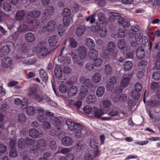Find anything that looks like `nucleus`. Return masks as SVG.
Instances as JSON below:
<instances>
[{
	"mask_svg": "<svg viewBox=\"0 0 160 160\" xmlns=\"http://www.w3.org/2000/svg\"><path fill=\"white\" fill-rule=\"evenodd\" d=\"M90 84V79L81 77V100L86 96L88 91V85Z\"/></svg>",
	"mask_w": 160,
	"mask_h": 160,
	"instance_id": "nucleus-1",
	"label": "nucleus"
},
{
	"mask_svg": "<svg viewBox=\"0 0 160 160\" xmlns=\"http://www.w3.org/2000/svg\"><path fill=\"white\" fill-rule=\"evenodd\" d=\"M66 122L68 128L71 131H73L75 127H76V129L75 131V136L78 138H80V124L79 123L75 122L74 121L70 119L66 120Z\"/></svg>",
	"mask_w": 160,
	"mask_h": 160,
	"instance_id": "nucleus-2",
	"label": "nucleus"
},
{
	"mask_svg": "<svg viewBox=\"0 0 160 160\" xmlns=\"http://www.w3.org/2000/svg\"><path fill=\"white\" fill-rule=\"evenodd\" d=\"M37 92V89L36 87H31L28 89V95L34 99L37 100L38 102H40L44 99V98L42 95L38 93Z\"/></svg>",
	"mask_w": 160,
	"mask_h": 160,
	"instance_id": "nucleus-3",
	"label": "nucleus"
},
{
	"mask_svg": "<svg viewBox=\"0 0 160 160\" xmlns=\"http://www.w3.org/2000/svg\"><path fill=\"white\" fill-rule=\"evenodd\" d=\"M42 43L41 42L38 43L37 46L38 49L37 52L38 56L42 58L46 57L51 53V51L49 50L46 47L42 46Z\"/></svg>",
	"mask_w": 160,
	"mask_h": 160,
	"instance_id": "nucleus-4",
	"label": "nucleus"
},
{
	"mask_svg": "<svg viewBox=\"0 0 160 160\" xmlns=\"http://www.w3.org/2000/svg\"><path fill=\"white\" fill-rule=\"evenodd\" d=\"M139 27L138 25L132 26L131 29L128 32L129 37L134 38L136 41H138L140 38V34L137 32L139 31Z\"/></svg>",
	"mask_w": 160,
	"mask_h": 160,
	"instance_id": "nucleus-5",
	"label": "nucleus"
},
{
	"mask_svg": "<svg viewBox=\"0 0 160 160\" xmlns=\"http://www.w3.org/2000/svg\"><path fill=\"white\" fill-rule=\"evenodd\" d=\"M47 143L45 140L43 139H39L36 143V146H32L31 150L32 151L38 150L40 151H44L47 147Z\"/></svg>",
	"mask_w": 160,
	"mask_h": 160,
	"instance_id": "nucleus-6",
	"label": "nucleus"
},
{
	"mask_svg": "<svg viewBox=\"0 0 160 160\" xmlns=\"http://www.w3.org/2000/svg\"><path fill=\"white\" fill-rule=\"evenodd\" d=\"M50 122L56 127H60L62 125V122L60 118L54 116L50 118Z\"/></svg>",
	"mask_w": 160,
	"mask_h": 160,
	"instance_id": "nucleus-7",
	"label": "nucleus"
},
{
	"mask_svg": "<svg viewBox=\"0 0 160 160\" xmlns=\"http://www.w3.org/2000/svg\"><path fill=\"white\" fill-rule=\"evenodd\" d=\"M61 142L64 146H69L72 143L73 140L69 136H64L62 138Z\"/></svg>",
	"mask_w": 160,
	"mask_h": 160,
	"instance_id": "nucleus-8",
	"label": "nucleus"
},
{
	"mask_svg": "<svg viewBox=\"0 0 160 160\" xmlns=\"http://www.w3.org/2000/svg\"><path fill=\"white\" fill-rule=\"evenodd\" d=\"M117 21L118 23L119 24L122 25L124 28L128 27L130 25L129 21L124 18L119 17L118 18Z\"/></svg>",
	"mask_w": 160,
	"mask_h": 160,
	"instance_id": "nucleus-9",
	"label": "nucleus"
},
{
	"mask_svg": "<svg viewBox=\"0 0 160 160\" xmlns=\"http://www.w3.org/2000/svg\"><path fill=\"white\" fill-rule=\"evenodd\" d=\"M12 63L11 58L6 57L2 59L1 64L3 67L6 68L10 67Z\"/></svg>",
	"mask_w": 160,
	"mask_h": 160,
	"instance_id": "nucleus-10",
	"label": "nucleus"
},
{
	"mask_svg": "<svg viewBox=\"0 0 160 160\" xmlns=\"http://www.w3.org/2000/svg\"><path fill=\"white\" fill-rule=\"evenodd\" d=\"M59 38L58 36L54 35L50 36L48 40V42L51 46H54L56 45L58 42Z\"/></svg>",
	"mask_w": 160,
	"mask_h": 160,
	"instance_id": "nucleus-11",
	"label": "nucleus"
},
{
	"mask_svg": "<svg viewBox=\"0 0 160 160\" xmlns=\"http://www.w3.org/2000/svg\"><path fill=\"white\" fill-rule=\"evenodd\" d=\"M116 81L117 78L116 77H113L110 78L109 79V82L107 83V88L109 90H112L114 88L113 85L116 82Z\"/></svg>",
	"mask_w": 160,
	"mask_h": 160,
	"instance_id": "nucleus-12",
	"label": "nucleus"
},
{
	"mask_svg": "<svg viewBox=\"0 0 160 160\" xmlns=\"http://www.w3.org/2000/svg\"><path fill=\"white\" fill-rule=\"evenodd\" d=\"M93 109L92 113L95 118H98L104 113L103 110L101 109H98L96 107H94Z\"/></svg>",
	"mask_w": 160,
	"mask_h": 160,
	"instance_id": "nucleus-13",
	"label": "nucleus"
},
{
	"mask_svg": "<svg viewBox=\"0 0 160 160\" xmlns=\"http://www.w3.org/2000/svg\"><path fill=\"white\" fill-rule=\"evenodd\" d=\"M54 76L57 78H61L62 75V69L59 65H57L54 70Z\"/></svg>",
	"mask_w": 160,
	"mask_h": 160,
	"instance_id": "nucleus-14",
	"label": "nucleus"
},
{
	"mask_svg": "<svg viewBox=\"0 0 160 160\" xmlns=\"http://www.w3.org/2000/svg\"><path fill=\"white\" fill-rule=\"evenodd\" d=\"M25 38L29 42H33L35 41L36 37L35 35L31 32H28L25 34Z\"/></svg>",
	"mask_w": 160,
	"mask_h": 160,
	"instance_id": "nucleus-15",
	"label": "nucleus"
},
{
	"mask_svg": "<svg viewBox=\"0 0 160 160\" xmlns=\"http://www.w3.org/2000/svg\"><path fill=\"white\" fill-rule=\"evenodd\" d=\"M145 52L142 47L138 48L136 52L137 57L139 59H141L145 56Z\"/></svg>",
	"mask_w": 160,
	"mask_h": 160,
	"instance_id": "nucleus-16",
	"label": "nucleus"
},
{
	"mask_svg": "<svg viewBox=\"0 0 160 160\" xmlns=\"http://www.w3.org/2000/svg\"><path fill=\"white\" fill-rule=\"evenodd\" d=\"M57 25L55 22L54 21H51L48 22L47 23V27L48 28V32H51L55 28Z\"/></svg>",
	"mask_w": 160,
	"mask_h": 160,
	"instance_id": "nucleus-17",
	"label": "nucleus"
},
{
	"mask_svg": "<svg viewBox=\"0 0 160 160\" xmlns=\"http://www.w3.org/2000/svg\"><path fill=\"white\" fill-rule=\"evenodd\" d=\"M88 56L90 59L93 60L96 59L98 56V51L95 49L92 48L89 52Z\"/></svg>",
	"mask_w": 160,
	"mask_h": 160,
	"instance_id": "nucleus-18",
	"label": "nucleus"
},
{
	"mask_svg": "<svg viewBox=\"0 0 160 160\" xmlns=\"http://www.w3.org/2000/svg\"><path fill=\"white\" fill-rule=\"evenodd\" d=\"M39 73L41 79L43 82H46L48 79V76L46 72L43 69H40Z\"/></svg>",
	"mask_w": 160,
	"mask_h": 160,
	"instance_id": "nucleus-19",
	"label": "nucleus"
},
{
	"mask_svg": "<svg viewBox=\"0 0 160 160\" xmlns=\"http://www.w3.org/2000/svg\"><path fill=\"white\" fill-rule=\"evenodd\" d=\"M77 88L75 86H72L70 87L67 90L68 95L69 96H72L75 95L77 92Z\"/></svg>",
	"mask_w": 160,
	"mask_h": 160,
	"instance_id": "nucleus-20",
	"label": "nucleus"
},
{
	"mask_svg": "<svg viewBox=\"0 0 160 160\" xmlns=\"http://www.w3.org/2000/svg\"><path fill=\"white\" fill-rule=\"evenodd\" d=\"M10 48L8 46H4L0 50V56L3 57L6 55L9 52Z\"/></svg>",
	"mask_w": 160,
	"mask_h": 160,
	"instance_id": "nucleus-21",
	"label": "nucleus"
},
{
	"mask_svg": "<svg viewBox=\"0 0 160 160\" xmlns=\"http://www.w3.org/2000/svg\"><path fill=\"white\" fill-rule=\"evenodd\" d=\"M30 136L33 138H38L39 135V131L36 129L31 128L29 132Z\"/></svg>",
	"mask_w": 160,
	"mask_h": 160,
	"instance_id": "nucleus-22",
	"label": "nucleus"
},
{
	"mask_svg": "<svg viewBox=\"0 0 160 160\" xmlns=\"http://www.w3.org/2000/svg\"><path fill=\"white\" fill-rule=\"evenodd\" d=\"M58 32L59 34L61 36H63L66 33V27L62 25H59L58 27Z\"/></svg>",
	"mask_w": 160,
	"mask_h": 160,
	"instance_id": "nucleus-23",
	"label": "nucleus"
},
{
	"mask_svg": "<svg viewBox=\"0 0 160 160\" xmlns=\"http://www.w3.org/2000/svg\"><path fill=\"white\" fill-rule=\"evenodd\" d=\"M25 139V144L28 147L30 146L31 149L32 146H35V140L29 138H26Z\"/></svg>",
	"mask_w": 160,
	"mask_h": 160,
	"instance_id": "nucleus-24",
	"label": "nucleus"
},
{
	"mask_svg": "<svg viewBox=\"0 0 160 160\" xmlns=\"http://www.w3.org/2000/svg\"><path fill=\"white\" fill-rule=\"evenodd\" d=\"M85 43L87 46L89 48H93L95 47V43L93 40L90 38H86Z\"/></svg>",
	"mask_w": 160,
	"mask_h": 160,
	"instance_id": "nucleus-25",
	"label": "nucleus"
},
{
	"mask_svg": "<svg viewBox=\"0 0 160 160\" xmlns=\"http://www.w3.org/2000/svg\"><path fill=\"white\" fill-rule=\"evenodd\" d=\"M25 12L22 10L18 11L16 14V18L17 20L18 21L22 20L25 17Z\"/></svg>",
	"mask_w": 160,
	"mask_h": 160,
	"instance_id": "nucleus-26",
	"label": "nucleus"
},
{
	"mask_svg": "<svg viewBox=\"0 0 160 160\" xmlns=\"http://www.w3.org/2000/svg\"><path fill=\"white\" fill-rule=\"evenodd\" d=\"M159 104V102L158 101L156 100L151 99L148 102L147 106H150L152 108L156 107Z\"/></svg>",
	"mask_w": 160,
	"mask_h": 160,
	"instance_id": "nucleus-27",
	"label": "nucleus"
},
{
	"mask_svg": "<svg viewBox=\"0 0 160 160\" xmlns=\"http://www.w3.org/2000/svg\"><path fill=\"white\" fill-rule=\"evenodd\" d=\"M107 31L106 28L105 27L102 26L99 28L98 33L101 37L104 38L106 35Z\"/></svg>",
	"mask_w": 160,
	"mask_h": 160,
	"instance_id": "nucleus-28",
	"label": "nucleus"
},
{
	"mask_svg": "<svg viewBox=\"0 0 160 160\" xmlns=\"http://www.w3.org/2000/svg\"><path fill=\"white\" fill-rule=\"evenodd\" d=\"M41 15V12L38 10H35L29 13L28 15L32 18H37L39 17Z\"/></svg>",
	"mask_w": 160,
	"mask_h": 160,
	"instance_id": "nucleus-29",
	"label": "nucleus"
},
{
	"mask_svg": "<svg viewBox=\"0 0 160 160\" xmlns=\"http://www.w3.org/2000/svg\"><path fill=\"white\" fill-rule=\"evenodd\" d=\"M63 22L64 26L68 27L70 24L73 22L72 18V17L63 18Z\"/></svg>",
	"mask_w": 160,
	"mask_h": 160,
	"instance_id": "nucleus-30",
	"label": "nucleus"
},
{
	"mask_svg": "<svg viewBox=\"0 0 160 160\" xmlns=\"http://www.w3.org/2000/svg\"><path fill=\"white\" fill-rule=\"evenodd\" d=\"M61 130L60 127H56L52 129L50 133L52 136H58L61 134Z\"/></svg>",
	"mask_w": 160,
	"mask_h": 160,
	"instance_id": "nucleus-31",
	"label": "nucleus"
},
{
	"mask_svg": "<svg viewBox=\"0 0 160 160\" xmlns=\"http://www.w3.org/2000/svg\"><path fill=\"white\" fill-rule=\"evenodd\" d=\"M71 14V10L68 8H65L62 12V15L64 18L72 17Z\"/></svg>",
	"mask_w": 160,
	"mask_h": 160,
	"instance_id": "nucleus-32",
	"label": "nucleus"
},
{
	"mask_svg": "<svg viewBox=\"0 0 160 160\" xmlns=\"http://www.w3.org/2000/svg\"><path fill=\"white\" fill-rule=\"evenodd\" d=\"M130 79L128 77H124L122 80L121 83L122 87L124 88L127 87L129 84Z\"/></svg>",
	"mask_w": 160,
	"mask_h": 160,
	"instance_id": "nucleus-33",
	"label": "nucleus"
},
{
	"mask_svg": "<svg viewBox=\"0 0 160 160\" xmlns=\"http://www.w3.org/2000/svg\"><path fill=\"white\" fill-rule=\"evenodd\" d=\"M105 91V88L103 86H99L96 91V94L98 97H101L103 95Z\"/></svg>",
	"mask_w": 160,
	"mask_h": 160,
	"instance_id": "nucleus-34",
	"label": "nucleus"
},
{
	"mask_svg": "<svg viewBox=\"0 0 160 160\" xmlns=\"http://www.w3.org/2000/svg\"><path fill=\"white\" fill-rule=\"evenodd\" d=\"M54 8L53 7L49 6L47 7L44 10V11L43 12V14L46 16H48V15H49L52 14L54 11Z\"/></svg>",
	"mask_w": 160,
	"mask_h": 160,
	"instance_id": "nucleus-35",
	"label": "nucleus"
},
{
	"mask_svg": "<svg viewBox=\"0 0 160 160\" xmlns=\"http://www.w3.org/2000/svg\"><path fill=\"white\" fill-rule=\"evenodd\" d=\"M132 66V63L130 61H126L123 64L124 68L126 71H128L131 70Z\"/></svg>",
	"mask_w": 160,
	"mask_h": 160,
	"instance_id": "nucleus-36",
	"label": "nucleus"
},
{
	"mask_svg": "<svg viewBox=\"0 0 160 160\" xmlns=\"http://www.w3.org/2000/svg\"><path fill=\"white\" fill-rule=\"evenodd\" d=\"M101 76L98 72L95 73L92 77V80L95 83H98L101 79Z\"/></svg>",
	"mask_w": 160,
	"mask_h": 160,
	"instance_id": "nucleus-37",
	"label": "nucleus"
},
{
	"mask_svg": "<svg viewBox=\"0 0 160 160\" xmlns=\"http://www.w3.org/2000/svg\"><path fill=\"white\" fill-rule=\"evenodd\" d=\"M96 97L94 95L90 94L86 98V102L88 103H92L95 101Z\"/></svg>",
	"mask_w": 160,
	"mask_h": 160,
	"instance_id": "nucleus-38",
	"label": "nucleus"
},
{
	"mask_svg": "<svg viewBox=\"0 0 160 160\" xmlns=\"http://www.w3.org/2000/svg\"><path fill=\"white\" fill-rule=\"evenodd\" d=\"M104 70L107 75H110L112 73V68L111 66L109 64H107L105 66Z\"/></svg>",
	"mask_w": 160,
	"mask_h": 160,
	"instance_id": "nucleus-39",
	"label": "nucleus"
},
{
	"mask_svg": "<svg viewBox=\"0 0 160 160\" xmlns=\"http://www.w3.org/2000/svg\"><path fill=\"white\" fill-rule=\"evenodd\" d=\"M116 47V45L113 42H109L107 45V49L110 52L114 51Z\"/></svg>",
	"mask_w": 160,
	"mask_h": 160,
	"instance_id": "nucleus-40",
	"label": "nucleus"
},
{
	"mask_svg": "<svg viewBox=\"0 0 160 160\" xmlns=\"http://www.w3.org/2000/svg\"><path fill=\"white\" fill-rule=\"evenodd\" d=\"M26 112L28 115H33L35 113V108L32 106L27 107L26 108Z\"/></svg>",
	"mask_w": 160,
	"mask_h": 160,
	"instance_id": "nucleus-41",
	"label": "nucleus"
},
{
	"mask_svg": "<svg viewBox=\"0 0 160 160\" xmlns=\"http://www.w3.org/2000/svg\"><path fill=\"white\" fill-rule=\"evenodd\" d=\"M37 119L40 122H44L47 120V118L44 114H38Z\"/></svg>",
	"mask_w": 160,
	"mask_h": 160,
	"instance_id": "nucleus-42",
	"label": "nucleus"
},
{
	"mask_svg": "<svg viewBox=\"0 0 160 160\" xmlns=\"http://www.w3.org/2000/svg\"><path fill=\"white\" fill-rule=\"evenodd\" d=\"M14 102L16 104H20L21 103L23 106H26L27 105L28 102L26 99H24L22 100V101L18 98H17L15 99Z\"/></svg>",
	"mask_w": 160,
	"mask_h": 160,
	"instance_id": "nucleus-43",
	"label": "nucleus"
},
{
	"mask_svg": "<svg viewBox=\"0 0 160 160\" xmlns=\"http://www.w3.org/2000/svg\"><path fill=\"white\" fill-rule=\"evenodd\" d=\"M126 44V41L123 39H120L118 42V46L121 49L125 47Z\"/></svg>",
	"mask_w": 160,
	"mask_h": 160,
	"instance_id": "nucleus-44",
	"label": "nucleus"
},
{
	"mask_svg": "<svg viewBox=\"0 0 160 160\" xmlns=\"http://www.w3.org/2000/svg\"><path fill=\"white\" fill-rule=\"evenodd\" d=\"M131 96L133 100H137L140 97V94L137 91L132 90L131 92Z\"/></svg>",
	"mask_w": 160,
	"mask_h": 160,
	"instance_id": "nucleus-45",
	"label": "nucleus"
},
{
	"mask_svg": "<svg viewBox=\"0 0 160 160\" xmlns=\"http://www.w3.org/2000/svg\"><path fill=\"white\" fill-rule=\"evenodd\" d=\"M19 29L20 31L22 32L30 30L29 27L28 25L25 24H22L20 25Z\"/></svg>",
	"mask_w": 160,
	"mask_h": 160,
	"instance_id": "nucleus-46",
	"label": "nucleus"
},
{
	"mask_svg": "<svg viewBox=\"0 0 160 160\" xmlns=\"http://www.w3.org/2000/svg\"><path fill=\"white\" fill-rule=\"evenodd\" d=\"M110 53L109 51L107 49H105L101 53V57L104 59H108L109 58Z\"/></svg>",
	"mask_w": 160,
	"mask_h": 160,
	"instance_id": "nucleus-47",
	"label": "nucleus"
},
{
	"mask_svg": "<svg viewBox=\"0 0 160 160\" xmlns=\"http://www.w3.org/2000/svg\"><path fill=\"white\" fill-rule=\"evenodd\" d=\"M119 113V109L117 108H114L111 110L108 114L110 116L114 117L118 115Z\"/></svg>",
	"mask_w": 160,
	"mask_h": 160,
	"instance_id": "nucleus-48",
	"label": "nucleus"
},
{
	"mask_svg": "<svg viewBox=\"0 0 160 160\" xmlns=\"http://www.w3.org/2000/svg\"><path fill=\"white\" fill-rule=\"evenodd\" d=\"M98 20L100 22H102V23L104 22L105 18L102 10H100L99 11V13L98 14Z\"/></svg>",
	"mask_w": 160,
	"mask_h": 160,
	"instance_id": "nucleus-49",
	"label": "nucleus"
},
{
	"mask_svg": "<svg viewBox=\"0 0 160 160\" xmlns=\"http://www.w3.org/2000/svg\"><path fill=\"white\" fill-rule=\"evenodd\" d=\"M49 146L50 148L53 150H55L57 148V145L56 142L53 140H51L49 141Z\"/></svg>",
	"mask_w": 160,
	"mask_h": 160,
	"instance_id": "nucleus-50",
	"label": "nucleus"
},
{
	"mask_svg": "<svg viewBox=\"0 0 160 160\" xmlns=\"http://www.w3.org/2000/svg\"><path fill=\"white\" fill-rule=\"evenodd\" d=\"M9 155L10 156L15 157L18 155L17 151L14 148H11L10 150Z\"/></svg>",
	"mask_w": 160,
	"mask_h": 160,
	"instance_id": "nucleus-51",
	"label": "nucleus"
},
{
	"mask_svg": "<svg viewBox=\"0 0 160 160\" xmlns=\"http://www.w3.org/2000/svg\"><path fill=\"white\" fill-rule=\"evenodd\" d=\"M87 51L85 48L81 46V59L82 58H84L87 55Z\"/></svg>",
	"mask_w": 160,
	"mask_h": 160,
	"instance_id": "nucleus-52",
	"label": "nucleus"
},
{
	"mask_svg": "<svg viewBox=\"0 0 160 160\" xmlns=\"http://www.w3.org/2000/svg\"><path fill=\"white\" fill-rule=\"evenodd\" d=\"M17 119L19 122H24L26 120V116L23 114H20L18 115Z\"/></svg>",
	"mask_w": 160,
	"mask_h": 160,
	"instance_id": "nucleus-53",
	"label": "nucleus"
},
{
	"mask_svg": "<svg viewBox=\"0 0 160 160\" xmlns=\"http://www.w3.org/2000/svg\"><path fill=\"white\" fill-rule=\"evenodd\" d=\"M152 78L155 80H160V71H156L153 72Z\"/></svg>",
	"mask_w": 160,
	"mask_h": 160,
	"instance_id": "nucleus-54",
	"label": "nucleus"
},
{
	"mask_svg": "<svg viewBox=\"0 0 160 160\" xmlns=\"http://www.w3.org/2000/svg\"><path fill=\"white\" fill-rule=\"evenodd\" d=\"M94 60V64L95 67H98L102 64L103 61L102 59L100 58H96Z\"/></svg>",
	"mask_w": 160,
	"mask_h": 160,
	"instance_id": "nucleus-55",
	"label": "nucleus"
},
{
	"mask_svg": "<svg viewBox=\"0 0 160 160\" xmlns=\"http://www.w3.org/2000/svg\"><path fill=\"white\" fill-rule=\"evenodd\" d=\"M25 139L23 138H21L18 141V146L19 148H23L25 146Z\"/></svg>",
	"mask_w": 160,
	"mask_h": 160,
	"instance_id": "nucleus-56",
	"label": "nucleus"
},
{
	"mask_svg": "<svg viewBox=\"0 0 160 160\" xmlns=\"http://www.w3.org/2000/svg\"><path fill=\"white\" fill-rule=\"evenodd\" d=\"M11 8V5L9 3H4L3 6V9L5 12H8L10 11Z\"/></svg>",
	"mask_w": 160,
	"mask_h": 160,
	"instance_id": "nucleus-57",
	"label": "nucleus"
},
{
	"mask_svg": "<svg viewBox=\"0 0 160 160\" xmlns=\"http://www.w3.org/2000/svg\"><path fill=\"white\" fill-rule=\"evenodd\" d=\"M44 110L42 108L39 107H35V112L38 113V114H44Z\"/></svg>",
	"mask_w": 160,
	"mask_h": 160,
	"instance_id": "nucleus-58",
	"label": "nucleus"
},
{
	"mask_svg": "<svg viewBox=\"0 0 160 160\" xmlns=\"http://www.w3.org/2000/svg\"><path fill=\"white\" fill-rule=\"evenodd\" d=\"M69 43L71 47L73 48H75L77 45V43L75 39L72 38H70Z\"/></svg>",
	"mask_w": 160,
	"mask_h": 160,
	"instance_id": "nucleus-59",
	"label": "nucleus"
},
{
	"mask_svg": "<svg viewBox=\"0 0 160 160\" xmlns=\"http://www.w3.org/2000/svg\"><path fill=\"white\" fill-rule=\"evenodd\" d=\"M83 112L89 114L92 110V108L89 106H86L83 108Z\"/></svg>",
	"mask_w": 160,
	"mask_h": 160,
	"instance_id": "nucleus-60",
	"label": "nucleus"
},
{
	"mask_svg": "<svg viewBox=\"0 0 160 160\" xmlns=\"http://www.w3.org/2000/svg\"><path fill=\"white\" fill-rule=\"evenodd\" d=\"M7 147L2 143H0V153H3L6 152Z\"/></svg>",
	"mask_w": 160,
	"mask_h": 160,
	"instance_id": "nucleus-61",
	"label": "nucleus"
},
{
	"mask_svg": "<svg viewBox=\"0 0 160 160\" xmlns=\"http://www.w3.org/2000/svg\"><path fill=\"white\" fill-rule=\"evenodd\" d=\"M151 87L153 90L158 89L159 87L158 83L155 82H152L151 85Z\"/></svg>",
	"mask_w": 160,
	"mask_h": 160,
	"instance_id": "nucleus-62",
	"label": "nucleus"
},
{
	"mask_svg": "<svg viewBox=\"0 0 160 160\" xmlns=\"http://www.w3.org/2000/svg\"><path fill=\"white\" fill-rule=\"evenodd\" d=\"M85 68L88 71H92L94 69L93 65L90 62L88 63L86 65Z\"/></svg>",
	"mask_w": 160,
	"mask_h": 160,
	"instance_id": "nucleus-63",
	"label": "nucleus"
},
{
	"mask_svg": "<svg viewBox=\"0 0 160 160\" xmlns=\"http://www.w3.org/2000/svg\"><path fill=\"white\" fill-rule=\"evenodd\" d=\"M59 90L61 92H65L67 90V87L66 85L64 84L61 85L59 87Z\"/></svg>",
	"mask_w": 160,
	"mask_h": 160,
	"instance_id": "nucleus-64",
	"label": "nucleus"
}]
</instances>
